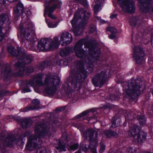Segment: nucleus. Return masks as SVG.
Returning <instances> with one entry per match:
<instances>
[{"label":"nucleus","mask_w":153,"mask_h":153,"mask_svg":"<svg viewBox=\"0 0 153 153\" xmlns=\"http://www.w3.org/2000/svg\"><path fill=\"white\" fill-rule=\"evenodd\" d=\"M80 58V60L72 62L70 75L67 82L62 85L68 99L72 98L73 93H80L82 82L87 77L88 72L84 66L86 58L88 60L87 69L89 73L92 72L95 67L104 70L96 74L91 79L92 83L95 87L102 88L106 82L107 74H116L121 71L122 67L121 64L117 61L118 58H112L111 61L109 62H108V58Z\"/></svg>","instance_id":"nucleus-1"},{"label":"nucleus","mask_w":153,"mask_h":153,"mask_svg":"<svg viewBox=\"0 0 153 153\" xmlns=\"http://www.w3.org/2000/svg\"><path fill=\"white\" fill-rule=\"evenodd\" d=\"M122 85L124 94L131 100L137 98L146 88L144 82L139 76L135 79L132 77L128 82H123Z\"/></svg>","instance_id":"nucleus-2"},{"label":"nucleus","mask_w":153,"mask_h":153,"mask_svg":"<svg viewBox=\"0 0 153 153\" xmlns=\"http://www.w3.org/2000/svg\"><path fill=\"white\" fill-rule=\"evenodd\" d=\"M34 127L35 135H31L27 138L25 146V149L29 151H33L40 147L42 143V138H44L49 133V129L44 123L39 124Z\"/></svg>","instance_id":"nucleus-3"},{"label":"nucleus","mask_w":153,"mask_h":153,"mask_svg":"<svg viewBox=\"0 0 153 153\" xmlns=\"http://www.w3.org/2000/svg\"><path fill=\"white\" fill-rule=\"evenodd\" d=\"M90 13L83 9H79L75 13L71 23L73 31L76 36L80 35L87 24Z\"/></svg>","instance_id":"nucleus-4"},{"label":"nucleus","mask_w":153,"mask_h":153,"mask_svg":"<svg viewBox=\"0 0 153 153\" xmlns=\"http://www.w3.org/2000/svg\"><path fill=\"white\" fill-rule=\"evenodd\" d=\"M87 42V39H85L80 40L76 43L74 48L76 56L78 57L85 56L86 52L82 48L83 45L84 44L88 49L89 53L93 56V57H99L100 53V49L96 47L95 44L91 43L88 45Z\"/></svg>","instance_id":"nucleus-5"},{"label":"nucleus","mask_w":153,"mask_h":153,"mask_svg":"<svg viewBox=\"0 0 153 153\" xmlns=\"http://www.w3.org/2000/svg\"><path fill=\"white\" fill-rule=\"evenodd\" d=\"M111 107L109 104H103L101 105V106L95 110L94 109H92L90 111H85L80 114L77 115L75 117V119H79L84 116H87L84 119L89 121L93 119L97 120L98 116V114L102 111L108 110H110Z\"/></svg>","instance_id":"nucleus-6"},{"label":"nucleus","mask_w":153,"mask_h":153,"mask_svg":"<svg viewBox=\"0 0 153 153\" xmlns=\"http://www.w3.org/2000/svg\"><path fill=\"white\" fill-rule=\"evenodd\" d=\"M58 37L55 36L52 39H42L38 42L37 51L38 52L52 51L57 48L59 45Z\"/></svg>","instance_id":"nucleus-7"},{"label":"nucleus","mask_w":153,"mask_h":153,"mask_svg":"<svg viewBox=\"0 0 153 153\" xmlns=\"http://www.w3.org/2000/svg\"><path fill=\"white\" fill-rule=\"evenodd\" d=\"M62 4L61 1L58 0H49L46 1L45 4V9L44 16L45 18L48 14V17L52 19H57L56 17L52 14L57 8V5Z\"/></svg>","instance_id":"nucleus-8"},{"label":"nucleus","mask_w":153,"mask_h":153,"mask_svg":"<svg viewBox=\"0 0 153 153\" xmlns=\"http://www.w3.org/2000/svg\"><path fill=\"white\" fill-rule=\"evenodd\" d=\"M129 126L130 128L128 134L130 137L134 138L137 136V140L141 143L146 140L147 134L142 131L141 128L138 125L133 124Z\"/></svg>","instance_id":"nucleus-9"},{"label":"nucleus","mask_w":153,"mask_h":153,"mask_svg":"<svg viewBox=\"0 0 153 153\" xmlns=\"http://www.w3.org/2000/svg\"><path fill=\"white\" fill-rule=\"evenodd\" d=\"M7 49L12 56L21 57H30L32 56L28 53L22 47H18L16 52L15 48L11 44H9L7 45Z\"/></svg>","instance_id":"nucleus-10"},{"label":"nucleus","mask_w":153,"mask_h":153,"mask_svg":"<svg viewBox=\"0 0 153 153\" xmlns=\"http://www.w3.org/2000/svg\"><path fill=\"white\" fill-rule=\"evenodd\" d=\"M81 134L85 140L88 137V141L91 144L95 142H98L97 137L98 135V132L92 128L87 129L85 131L83 130H80Z\"/></svg>","instance_id":"nucleus-11"},{"label":"nucleus","mask_w":153,"mask_h":153,"mask_svg":"<svg viewBox=\"0 0 153 153\" xmlns=\"http://www.w3.org/2000/svg\"><path fill=\"white\" fill-rule=\"evenodd\" d=\"M19 28L21 31L22 35L26 40H28L30 33L33 31V26L32 24L28 21L24 23L22 22L20 24Z\"/></svg>","instance_id":"nucleus-12"},{"label":"nucleus","mask_w":153,"mask_h":153,"mask_svg":"<svg viewBox=\"0 0 153 153\" xmlns=\"http://www.w3.org/2000/svg\"><path fill=\"white\" fill-rule=\"evenodd\" d=\"M123 10L125 12H132L134 9V4L132 0H117Z\"/></svg>","instance_id":"nucleus-13"},{"label":"nucleus","mask_w":153,"mask_h":153,"mask_svg":"<svg viewBox=\"0 0 153 153\" xmlns=\"http://www.w3.org/2000/svg\"><path fill=\"white\" fill-rule=\"evenodd\" d=\"M43 77V74L40 73L37 75L32 79H29L26 81V83L29 85L31 87L36 85L39 86L44 85V84L42 80Z\"/></svg>","instance_id":"nucleus-14"},{"label":"nucleus","mask_w":153,"mask_h":153,"mask_svg":"<svg viewBox=\"0 0 153 153\" xmlns=\"http://www.w3.org/2000/svg\"><path fill=\"white\" fill-rule=\"evenodd\" d=\"M140 3V8L141 11L146 13L150 10L152 4V0H138Z\"/></svg>","instance_id":"nucleus-15"},{"label":"nucleus","mask_w":153,"mask_h":153,"mask_svg":"<svg viewBox=\"0 0 153 153\" xmlns=\"http://www.w3.org/2000/svg\"><path fill=\"white\" fill-rule=\"evenodd\" d=\"M60 40L63 42L62 45L69 44L72 41L73 38L71 34L67 32H62L60 34Z\"/></svg>","instance_id":"nucleus-16"},{"label":"nucleus","mask_w":153,"mask_h":153,"mask_svg":"<svg viewBox=\"0 0 153 153\" xmlns=\"http://www.w3.org/2000/svg\"><path fill=\"white\" fill-rule=\"evenodd\" d=\"M60 82V79L58 77H52L50 76H48L46 77L44 81V82L46 85H48L50 83L53 85V86L55 85L57 87L59 85Z\"/></svg>","instance_id":"nucleus-17"},{"label":"nucleus","mask_w":153,"mask_h":153,"mask_svg":"<svg viewBox=\"0 0 153 153\" xmlns=\"http://www.w3.org/2000/svg\"><path fill=\"white\" fill-rule=\"evenodd\" d=\"M74 58H62L60 59L59 61L54 62V65H57L60 66H66L69 65L71 67L72 64V60Z\"/></svg>","instance_id":"nucleus-18"},{"label":"nucleus","mask_w":153,"mask_h":153,"mask_svg":"<svg viewBox=\"0 0 153 153\" xmlns=\"http://www.w3.org/2000/svg\"><path fill=\"white\" fill-rule=\"evenodd\" d=\"M57 87L55 85L51 86H46L43 91V93L49 96H53L56 93Z\"/></svg>","instance_id":"nucleus-19"},{"label":"nucleus","mask_w":153,"mask_h":153,"mask_svg":"<svg viewBox=\"0 0 153 153\" xmlns=\"http://www.w3.org/2000/svg\"><path fill=\"white\" fill-rule=\"evenodd\" d=\"M133 57H143L145 56L143 49L139 46H135L133 54Z\"/></svg>","instance_id":"nucleus-20"},{"label":"nucleus","mask_w":153,"mask_h":153,"mask_svg":"<svg viewBox=\"0 0 153 153\" xmlns=\"http://www.w3.org/2000/svg\"><path fill=\"white\" fill-rule=\"evenodd\" d=\"M54 60L53 59L49 61H44L41 62L38 65L39 69L43 70L46 67L50 68L52 65H54V62H53Z\"/></svg>","instance_id":"nucleus-21"},{"label":"nucleus","mask_w":153,"mask_h":153,"mask_svg":"<svg viewBox=\"0 0 153 153\" xmlns=\"http://www.w3.org/2000/svg\"><path fill=\"white\" fill-rule=\"evenodd\" d=\"M121 121V119L118 116L114 115L111 121V127L115 128L119 126L120 125Z\"/></svg>","instance_id":"nucleus-22"},{"label":"nucleus","mask_w":153,"mask_h":153,"mask_svg":"<svg viewBox=\"0 0 153 153\" xmlns=\"http://www.w3.org/2000/svg\"><path fill=\"white\" fill-rule=\"evenodd\" d=\"M9 20V16L7 14L3 13L0 14V24L2 26H6Z\"/></svg>","instance_id":"nucleus-23"},{"label":"nucleus","mask_w":153,"mask_h":153,"mask_svg":"<svg viewBox=\"0 0 153 153\" xmlns=\"http://www.w3.org/2000/svg\"><path fill=\"white\" fill-rule=\"evenodd\" d=\"M12 72V70L10 67L6 66L4 68V74L3 77L5 80H10L11 78V76L10 74Z\"/></svg>","instance_id":"nucleus-24"},{"label":"nucleus","mask_w":153,"mask_h":153,"mask_svg":"<svg viewBox=\"0 0 153 153\" xmlns=\"http://www.w3.org/2000/svg\"><path fill=\"white\" fill-rule=\"evenodd\" d=\"M104 0H98L96 1L93 4V5L94 6V10L95 14H96L97 13L101 4L104 2Z\"/></svg>","instance_id":"nucleus-25"},{"label":"nucleus","mask_w":153,"mask_h":153,"mask_svg":"<svg viewBox=\"0 0 153 153\" xmlns=\"http://www.w3.org/2000/svg\"><path fill=\"white\" fill-rule=\"evenodd\" d=\"M66 145L65 143L63 141L59 140L56 149L59 152L62 151L65 152L66 151L65 149Z\"/></svg>","instance_id":"nucleus-26"},{"label":"nucleus","mask_w":153,"mask_h":153,"mask_svg":"<svg viewBox=\"0 0 153 153\" xmlns=\"http://www.w3.org/2000/svg\"><path fill=\"white\" fill-rule=\"evenodd\" d=\"M31 120L27 118L24 119L21 123V125L22 127L24 129L30 127L31 124L30 122Z\"/></svg>","instance_id":"nucleus-27"},{"label":"nucleus","mask_w":153,"mask_h":153,"mask_svg":"<svg viewBox=\"0 0 153 153\" xmlns=\"http://www.w3.org/2000/svg\"><path fill=\"white\" fill-rule=\"evenodd\" d=\"M24 9L23 4L21 3H19L17 4L16 7L14 8V11L16 14L18 15L20 11L22 13L25 12Z\"/></svg>","instance_id":"nucleus-28"},{"label":"nucleus","mask_w":153,"mask_h":153,"mask_svg":"<svg viewBox=\"0 0 153 153\" xmlns=\"http://www.w3.org/2000/svg\"><path fill=\"white\" fill-rule=\"evenodd\" d=\"M137 119L141 126H143L146 123V119L144 115L138 114L137 116Z\"/></svg>","instance_id":"nucleus-29"},{"label":"nucleus","mask_w":153,"mask_h":153,"mask_svg":"<svg viewBox=\"0 0 153 153\" xmlns=\"http://www.w3.org/2000/svg\"><path fill=\"white\" fill-rule=\"evenodd\" d=\"M104 133L105 135L108 137H117L118 135V134L116 132L110 129L105 130Z\"/></svg>","instance_id":"nucleus-30"},{"label":"nucleus","mask_w":153,"mask_h":153,"mask_svg":"<svg viewBox=\"0 0 153 153\" xmlns=\"http://www.w3.org/2000/svg\"><path fill=\"white\" fill-rule=\"evenodd\" d=\"M5 146L7 147H12L13 146V141L11 140L9 137H7L4 142Z\"/></svg>","instance_id":"nucleus-31"},{"label":"nucleus","mask_w":153,"mask_h":153,"mask_svg":"<svg viewBox=\"0 0 153 153\" xmlns=\"http://www.w3.org/2000/svg\"><path fill=\"white\" fill-rule=\"evenodd\" d=\"M45 21L47 24L48 25L49 28H55L57 27L59 21H56L55 22H48L47 19H45Z\"/></svg>","instance_id":"nucleus-32"},{"label":"nucleus","mask_w":153,"mask_h":153,"mask_svg":"<svg viewBox=\"0 0 153 153\" xmlns=\"http://www.w3.org/2000/svg\"><path fill=\"white\" fill-rule=\"evenodd\" d=\"M89 144L91 146L90 149L91 150L92 152L93 153H98L97 152V147L98 145V141L93 142L92 144H91L90 143Z\"/></svg>","instance_id":"nucleus-33"},{"label":"nucleus","mask_w":153,"mask_h":153,"mask_svg":"<svg viewBox=\"0 0 153 153\" xmlns=\"http://www.w3.org/2000/svg\"><path fill=\"white\" fill-rule=\"evenodd\" d=\"M133 60L138 65L144 64L145 59L146 58H133Z\"/></svg>","instance_id":"nucleus-34"},{"label":"nucleus","mask_w":153,"mask_h":153,"mask_svg":"<svg viewBox=\"0 0 153 153\" xmlns=\"http://www.w3.org/2000/svg\"><path fill=\"white\" fill-rule=\"evenodd\" d=\"M120 97V95L118 92H115V93L111 94L110 97V99L112 100H118Z\"/></svg>","instance_id":"nucleus-35"},{"label":"nucleus","mask_w":153,"mask_h":153,"mask_svg":"<svg viewBox=\"0 0 153 153\" xmlns=\"http://www.w3.org/2000/svg\"><path fill=\"white\" fill-rule=\"evenodd\" d=\"M89 144H90L89 143ZM91 146L90 145V144H89V145L86 144L82 145L81 144L80 147L83 151L86 153L88 152V149H90L91 148Z\"/></svg>","instance_id":"nucleus-36"},{"label":"nucleus","mask_w":153,"mask_h":153,"mask_svg":"<svg viewBox=\"0 0 153 153\" xmlns=\"http://www.w3.org/2000/svg\"><path fill=\"white\" fill-rule=\"evenodd\" d=\"M36 108V106L35 105H32L30 106H27L25 107L23 109H21L20 111L21 112H26L30 110H33Z\"/></svg>","instance_id":"nucleus-37"},{"label":"nucleus","mask_w":153,"mask_h":153,"mask_svg":"<svg viewBox=\"0 0 153 153\" xmlns=\"http://www.w3.org/2000/svg\"><path fill=\"white\" fill-rule=\"evenodd\" d=\"M34 71V69L33 67L30 66H28L26 69L25 75L29 76L30 73H33Z\"/></svg>","instance_id":"nucleus-38"},{"label":"nucleus","mask_w":153,"mask_h":153,"mask_svg":"<svg viewBox=\"0 0 153 153\" xmlns=\"http://www.w3.org/2000/svg\"><path fill=\"white\" fill-rule=\"evenodd\" d=\"M69 54V51L66 49H64L62 50L60 53V56L62 57L67 56Z\"/></svg>","instance_id":"nucleus-39"},{"label":"nucleus","mask_w":153,"mask_h":153,"mask_svg":"<svg viewBox=\"0 0 153 153\" xmlns=\"http://www.w3.org/2000/svg\"><path fill=\"white\" fill-rule=\"evenodd\" d=\"M27 136L26 133H25L19 136L18 138V140L19 141H21L22 144H24V142L23 141L24 140V138H25Z\"/></svg>","instance_id":"nucleus-40"},{"label":"nucleus","mask_w":153,"mask_h":153,"mask_svg":"<svg viewBox=\"0 0 153 153\" xmlns=\"http://www.w3.org/2000/svg\"><path fill=\"white\" fill-rule=\"evenodd\" d=\"M10 92V91L4 90H0V98L6 96L7 94Z\"/></svg>","instance_id":"nucleus-41"},{"label":"nucleus","mask_w":153,"mask_h":153,"mask_svg":"<svg viewBox=\"0 0 153 153\" xmlns=\"http://www.w3.org/2000/svg\"><path fill=\"white\" fill-rule=\"evenodd\" d=\"M127 152L128 153H136V151L135 149L133 148L132 147H129L127 148L126 149Z\"/></svg>","instance_id":"nucleus-42"},{"label":"nucleus","mask_w":153,"mask_h":153,"mask_svg":"<svg viewBox=\"0 0 153 153\" xmlns=\"http://www.w3.org/2000/svg\"><path fill=\"white\" fill-rule=\"evenodd\" d=\"M107 31H110L112 34H115L117 33L116 29L112 27H109L107 28Z\"/></svg>","instance_id":"nucleus-43"},{"label":"nucleus","mask_w":153,"mask_h":153,"mask_svg":"<svg viewBox=\"0 0 153 153\" xmlns=\"http://www.w3.org/2000/svg\"><path fill=\"white\" fill-rule=\"evenodd\" d=\"M25 64L23 62H21L20 61H18L16 62L15 64V66L16 67L21 68Z\"/></svg>","instance_id":"nucleus-44"},{"label":"nucleus","mask_w":153,"mask_h":153,"mask_svg":"<svg viewBox=\"0 0 153 153\" xmlns=\"http://www.w3.org/2000/svg\"><path fill=\"white\" fill-rule=\"evenodd\" d=\"M66 107L65 106H62L59 108H57L55 109V111L57 112H60L64 111Z\"/></svg>","instance_id":"nucleus-45"},{"label":"nucleus","mask_w":153,"mask_h":153,"mask_svg":"<svg viewBox=\"0 0 153 153\" xmlns=\"http://www.w3.org/2000/svg\"><path fill=\"white\" fill-rule=\"evenodd\" d=\"M79 144L77 143H75L71 146L70 148L72 150H75L78 148Z\"/></svg>","instance_id":"nucleus-46"},{"label":"nucleus","mask_w":153,"mask_h":153,"mask_svg":"<svg viewBox=\"0 0 153 153\" xmlns=\"http://www.w3.org/2000/svg\"><path fill=\"white\" fill-rule=\"evenodd\" d=\"M10 75L11 76V77H13L14 78H17L20 76V75L19 72H17L12 73Z\"/></svg>","instance_id":"nucleus-47"},{"label":"nucleus","mask_w":153,"mask_h":153,"mask_svg":"<svg viewBox=\"0 0 153 153\" xmlns=\"http://www.w3.org/2000/svg\"><path fill=\"white\" fill-rule=\"evenodd\" d=\"M32 103L34 104L35 105H38L40 103V100L37 99L33 100L32 101Z\"/></svg>","instance_id":"nucleus-48"},{"label":"nucleus","mask_w":153,"mask_h":153,"mask_svg":"<svg viewBox=\"0 0 153 153\" xmlns=\"http://www.w3.org/2000/svg\"><path fill=\"white\" fill-rule=\"evenodd\" d=\"M96 30L95 26L94 25H91L90 27L89 32L91 33H93Z\"/></svg>","instance_id":"nucleus-49"},{"label":"nucleus","mask_w":153,"mask_h":153,"mask_svg":"<svg viewBox=\"0 0 153 153\" xmlns=\"http://www.w3.org/2000/svg\"><path fill=\"white\" fill-rule=\"evenodd\" d=\"M21 68H18L17 70L18 71L17 72H19V74L20 75L21 77H23L24 76V73Z\"/></svg>","instance_id":"nucleus-50"},{"label":"nucleus","mask_w":153,"mask_h":153,"mask_svg":"<svg viewBox=\"0 0 153 153\" xmlns=\"http://www.w3.org/2000/svg\"><path fill=\"white\" fill-rule=\"evenodd\" d=\"M105 149V145H101L100 147V149L99 151V152L100 153H102L103 152V151Z\"/></svg>","instance_id":"nucleus-51"},{"label":"nucleus","mask_w":153,"mask_h":153,"mask_svg":"<svg viewBox=\"0 0 153 153\" xmlns=\"http://www.w3.org/2000/svg\"><path fill=\"white\" fill-rule=\"evenodd\" d=\"M31 91V90H30V88H26L25 87H23L22 88V91H23L24 93L30 92Z\"/></svg>","instance_id":"nucleus-52"},{"label":"nucleus","mask_w":153,"mask_h":153,"mask_svg":"<svg viewBox=\"0 0 153 153\" xmlns=\"http://www.w3.org/2000/svg\"><path fill=\"white\" fill-rule=\"evenodd\" d=\"M17 59H19V60H22V59H25L27 60H29L30 61V62L29 63H30L33 60V58H16Z\"/></svg>","instance_id":"nucleus-53"},{"label":"nucleus","mask_w":153,"mask_h":153,"mask_svg":"<svg viewBox=\"0 0 153 153\" xmlns=\"http://www.w3.org/2000/svg\"><path fill=\"white\" fill-rule=\"evenodd\" d=\"M148 62L150 65L153 64V58H148Z\"/></svg>","instance_id":"nucleus-54"},{"label":"nucleus","mask_w":153,"mask_h":153,"mask_svg":"<svg viewBox=\"0 0 153 153\" xmlns=\"http://www.w3.org/2000/svg\"><path fill=\"white\" fill-rule=\"evenodd\" d=\"M4 36V33H1V34H0V42L3 40Z\"/></svg>","instance_id":"nucleus-55"},{"label":"nucleus","mask_w":153,"mask_h":153,"mask_svg":"<svg viewBox=\"0 0 153 153\" xmlns=\"http://www.w3.org/2000/svg\"><path fill=\"white\" fill-rule=\"evenodd\" d=\"M115 36H116L114 34H112L111 35H110L109 37L110 39H113L115 38Z\"/></svg>","instance_id":"nucleus-56"},{"label":"nucleus","mask_w":153,"mask_h":153,"mask_svg":"<svg viewBox=\"0 0 153 153\" xmlns=\"http://www.w3.org/2000/svg\"><path fill=\"white\" fill-rule=\"evenodd\" d=\"M22 68V69L23 70L22 71H23V72L24 71H26V69L25 67V63L24 64V65L22 67V68Z\"/></svg>","instance_id":"nucleus-57"},{"label":"nucleus","mask_w":153,"mask_h":153,"mask_svg":"<svg viewBox=\"0 0 153 153\" xmlns=\"http://www.w3.org/2000/svg\"><path fill=\"white\" fill-rule=\"evenodd\" d=\"M74 126L77 128L78 129H79V128L80 127V125L76 123H74Z\"/></svg>","instance_id":"nucleus-58"},{"label":"nucleus","mask_w":153,"mask_h":153,"mask_svg":"<svg viewBox=\"0 0 153 153\" xmlns=\"http://www.w3.org/2000/svg\"><path fill=\"white\" fill-rule=\"evenodd\" d=\"M117 16V15L116 14H112L110 16V18L111 19H113L115 18Z\"/></svg>","instance_id":"nucleus-59"},{"label":"nucleus","mask_w":153,"mask_h":153,"mask_svg":"<svg viewBox=\"0 0 153 153\" xmlns=\"http://www.w3.org/2000/svg\"><path fill=\"white\" fill-rule=\"evenodd\" d=\"M134 69L131 68L130 71L129 73L130 75H132L134 72Z\"/></svg>","instance_id":"nucleus-60"},{"label":"nucleus","mask_w":153,"mask_h":153,"mask_svg":"<svg viewBox=\"0 0 153 153\" xmlns=\"http://www.w3.org/2000/svg\"><path fill=\"white\" fill-rule=\"evenodd\" d=\"M135 18H133V23L134 24V25H136L137 24V22H138V21H137L136 22H134V20H135Z\"/></svg>","instance_id":"nucleus-61"},{"label":"nucleus","mask_w":153,"mask_h":153,"mask_svg":"<svg viewBox=\"0 0 153 153\" xmlns=\"http://www.w3.org/2000/svg\"><path fill=\"white\" fill-rule=\"evenodd\" d=\"M14 119L16 121H18V122H20V119L18 118L17 117H15L14 118Z\"/></svg>","instance_id":"nucleus-62"},{"label":"nucleus","mask_w":153,"mask_h":153,"mask_svg":"<svg viewBox=\"0 0 153 153\" xmlns=\"http://www.w3.org/2000/svg\"><path fill=\"white\" fill-rule=\"evenodd\" d=\"M100 22L101 23H106V21H105L102 20L101 19H100Z\"/></svg>","instance_id":"nucleus-63"},{"label":"nucleus","mask_w":153,"mask_h":153,"mask_svg":"<svg viewBox=\"0 0 153 153\" xmlns=\"http://www.w3.org/2000/svg\"><path fill=\"white\" fill-rule=\"evenodd\" d=\"M46 149L44 151H40L39 153H46Z\"/></svg>","instance_id":"nucleus-64"}]
</instances>
